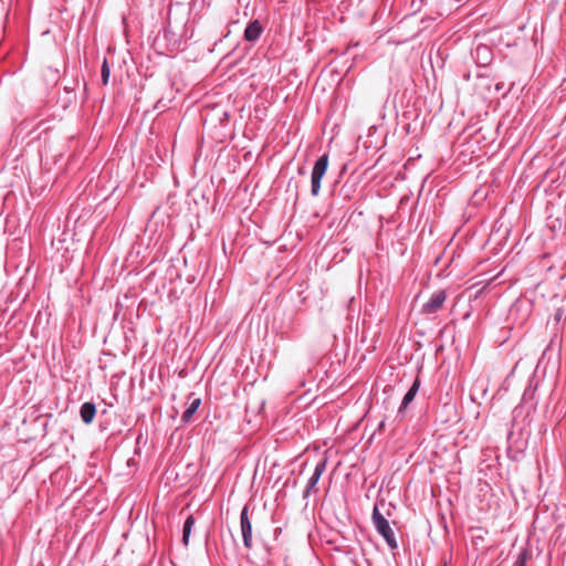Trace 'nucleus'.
<instances>
[{
  "label": "nucleus",
  "mask_w": 566,
  "mask_h": 566,
  "mask_svg": "<svg viewBox=\"0 0 566 566\" xmlns=\"http://www.w3.org/2000/svg\"><path fill=\"white\" fill-rule=\"evenodd\" d=\"M531 431L528 429H511L507 433V457L510 460L520 462L525 457V451L528 446V437Z\"/></svg>",
  "instance_id": "1"
},
{
  "label": "nucleus",
  "mask_w": 566,
  "mask_h": 566,
  "mask_svg": "<svg viewBox=\"0 0 566 566\" xmlns=\"http://www.w3.org/2000/svg\"><path fill=\"white\" fill-rule=\"evenodd\" d=\"M371 521L375 530L385 539L387 546L392 551L397 549L398 542L396 539L395 532L392 531L389 521L380 512L378 504L374 505Z\"/></svg>",
  "instance_id": "2"
},
{
  "label": "nucleus",
  "mask_w": 566,
  "mask_h": 566,
  "mask_svg": "<svg viewBox=\"0 0 566 566\" xmlns=\"http://www.w3.org/2000/svg\"><path fill=\"white\" fill-rule=\"evenodd\" d=\"M329 164V155L324 153L314 163L311 174V195L317 197L322 186V179L325 176Z\"/></svg>",
  "instance_id": "3"
},
{
  "label": "nucleus",
  "mask_w": 566,
  "mask_h": 566,
  "mask_svg": "<svg viewBox=\"0 0 566 566\" xmlns=\"http://www.w3.org/2000/svg\"><path fill=\"white\" fill-rule=\"evenodd\" d=\"M240 528L243 546L247 549L252 548V523L249 517V504H245L240 513Z\"/></svg>",
  "instance_id": "4"
},
{
  "label": "nucleus",
  "mask_w": 566,
  "mask_h": 566,
  "mask_svg": "<svg viewBox=\"0 0 566 566\" xmlns=\"http://www.w3.org/2000/svg\"><path fill=\"white\" fill-rule=\"evenodd\" d=\"M326 463H327V459L326 458L319 460L316 463L314 472L311 475V478L308 479L307 485H306L305 490L303 491V497L304 499L310 497V495L312 493H316L318 491L317 484H318V481H319L322 474L324 473V471L326 469Z\"/></svg>",
  "instance_id": "5"
},
{
  "label": "nucleus",
  "mask_w": 566,
  "mask_h": 566,
  "mask_svg": "<svg viewBox=\"0 0 566 566\" xmlns=\"http://www.w3.org/2000/svg\"><path fill=\"white\" fill-rule=\"evenodd\" d=\"M538 388V382L535 381L534 376L530 379L528 386L525 388L521 403L527 407V413H532L536 410L538 399L536 397V391Z\"/></svg>",
  "instance_id": "6"
},
{
  "label": "nucleus",
  "mask_w": 566,
  "mask_h": 566,
  "mask_svg": "<svg viewBox=\"0 0 566 566\" xmlns=\"http://www.w3.org/2000/svg\"><path fill=\"white\" fill-rule=\"evenodd\" d=\"M447 300V293L444 290H438L431 294L430 298L422 305L421 314L432 315L440 310Z\"/></svg>",
  "instance_id": "7"
},
{
  "label": "nucleus",
  "mask_w": 566,
  "mask_h": 566,
  "mask_svg": "<svg viewBox=\"0 0 566 566\" xmlns=\"http://www.w3.org/2000/svg\"><path fill=\"white\" fill-rule=\"evenodd\" d=\"M471 55L479 67L490 65L494 57L492 48L483 43H479Z\"/></svg>",
  "instance_id": "8"
},
{
  "label": "nucleus",
  "mask_w": 566,
  "mask_h": 566,
  "mask_svg": "<svg viewBox=\"0 0 566 566\" xmlns=\"http://www.w3.org/2000/svg\"><path fill=\"white\" fill-rule=\"evenodd\" d=\"M420 379L419 377H416V379L413 380L412 385L409 387V389L407 390V392L405 394L402 400H401V403L398 408V411H397V415H396V419L398 421H401L403 420L405 418V415H406V409L407 407L415 400L417 394H418V390L420 388Z\"/></svg>",
  "instance_id": "9"
},
{
  "label": "nucleus",
  "mask_w": 566,
  "mask_h": 566,
  "mask_svg": "<svg viewBox=\"0 0 566 566\" xmlns=\"http://www.w3.org/2000/svg\"><path fill=\"white\" fill-rule=\"evenodd\" d=\"M531 415L527 413V407L520 402L512 411V428L523 427V429H527L532 422Z\"/></svg>",
  "instance_id": "10"
},
{
  "label": "nucleus",
  "mask_w": 566,
  "mask_h": 566,
  "mask_svg": "<svg viewBox=\"0 0 566 566\" xmlns=\"http://www.w3.org/2000/svg\"><path fill=\"white\" fill-rule=\"evenodd\" d=\"M264 32V27L260 20H250L243 31V39L247 42L255 43Z\"/></svg>",
  "instance_id": "11"
},
{
  "label": "nucleus",
  "mask_w": 566,
  "mask_h": 566,
  "mask_svg": "<svg viewBox=\"0 0 566 566\" xmlns=\"http://www.w3.org/2000/svg\"><path fill=\"white\" fill-rule=\"evenodd\" d=\"M96 416V405L85 401L80 407V417L85 424H91Z\"/></svg>",
  "instance_id": "12"
},
{
  "label": "nucleus",
  "mask_w": 566,
  "mask_h": 566,
  "mask_svg": "<svg viewBox=\"0 0 566 566\" xmlns=\"http://www.w3.org/2000/svg\"><path fill=\"white\" fill-rule=\"evenodd\" d=\"M195 522H196L195 516L192 514H188V516L186 517V520L184 522L181 542L185 546H188V544H189V538H190Z\"/></svg>",
  "instance_id": "13"
},
{
  "label": "nucleus",
  "mask_w": 566,
  "mask_h": 566,
  "mask_svg": "<svg viewBox=\"0 0 566 566\" xmlns=\"http://www.w3.org/2000/svg\"><path fill=\"white\" fill-rule=\"evenodd\" d=\"M200 405H201V399L193 398L192 401L186 408V410L182 412L181 421L184 423H188L191 420V418L193 417V415L197 412V410L199 409Z\"/></svg>",
  "instance_id": "14"
},
{
  "label": "nucleus",
  "mask_w": 566,
  "mask_h": 566,
  "mask_svg": "<svg viewBox=\"0 0 566 566\" xmlns=\"http://www.w3.org/2000/svg\"><path fill=\"white\" fill-rule=\"evenodd\" d=\"M532 557L533 555L528 547H523L516 555V558L512 566H528V560H531Z\"/></svg>",
  "instance_id": "15"
},
{
  "label": "nucleus",
  "mask_w": 566,
  "mask_h": 566,
  "mask_svg": "<svg viewBox=\"0 0 566 566\" xmlns=\"http://www.w3.org/2000/svg\"><path fill=\"white\" fill-rule=\"evenodd\" d=\"M111 76V67L108 64L107 59H104L102 66H101V77L103 85H107Z\"/></svg>",
  "instance_id": "16"
},
{
  "label": "nucleus",
  "mask_w": 566,
  "mask_h": 566,
  "mask_svg": "<svg viewBox=\"0 0 566 566\" xmlns=\"http://www.w3.org/2000/svg\"><path fill=\"white\" fill-rule=\"evenodd\" d=\"M25 427H27V421H25V419H23L22 427L18 428V433L20 434L21 440L29 441L32 439V437L27 433Z\"/></svg>",
  "instance_id": "17"
},
{
  "label": "nucleus",
  "mask_w": 566,
  "mask_h": 566,
  "mask_svg": "<svg viewBox=\"0 0 566 566\" xmlns=\"http://www.w3.org/2000/svg\"><path fill=\"white\" fill-rule=\"evenodd\" d=\"M422 2H423V0H412L411 1L410 7L413 10V12H417L421 9Z\"/></svg>",
  "instance_id": "18"
},
{
  "label": "nucleus",
  "mask_w": 566,
  "mask_h": 566,
  "mask_svg": "<svg viewBox=\"0 0 566 566\" xmlns=\"http://www.w3.org/2000/svg\"><path fill=\"white\" fill-rule=\"evenodd\" d=\"M504 82L503 81H499L496 84H495V91L496 92H501L504 90Z\"/></svg>",
  "instance_id": "19"
},
{
  "label": "nucleus",
  "mask_w": 566,
  "mask_h": 566,
  "mask_svg": "<svg viewBox=\"0 0 566 566\" xmlns=\"http://www.w3.org/2000/svg\"><path fill=\"white\" fill-rule=\"evenodd\" d=\"M562 316H563V311L562 310H558L554 316L555 321L556 322H559L562 319Z\"/></svg>",
  "instance_id": "20"
},
{
  "label": "nucleus",
  "mask_w": 566,
  "mask_h": 566,
  "mask_svg": "<svg viewBox=\"0 0 566 566\" xmlns=\"http://www.w3.org/2000/svg\"><path fill=\"white\" fill-rule=\"evenodd\" d=\"M515 83L511 82L509 88L503 93V96H506L514 87Z\"/></svg>",
  "instance_id": "21"
},
{
  "label": "nucleus",
  "mask_w": 566,
  "mask_h": 566,
  "mask_svg": "<svg viewBox=\"0 0 566 566\" xmlns=\"http://www.w3.org/2000/svg\"><path fill=\"white\" fill-rule=\"evenodd\" d=\"M384 426H385V420H381V421H380V423H379V426H378V428L380 429V428H382Z\"/></svg>",
  "instance_id": "22"
},
{
  "label": "nucleus",
  "mask_w": 566,
  "mask_h": 566,
  "mask_svg": "<svg viewBox=\"0 0 566 566\" xmlns=\"http://www.w3.org/2000/svg\"><path fill=\"white\" fill-rule=\"evenodd\" d=\"M43 125V122L38 123L36 129H40Z\"/></svg>",
  "instance_id": "23"
},
{
  "label": "nucleus",
  "mask_w": 566,
  "mask_h": 566,
  "mask_svg": "<svg viewBox=\"0 0 566 566\" xmlns=\"http://www.w3.org/2000/svg\"><path fill=\"white\" fill-rule=\"evenodd\" d=\"M298 172H300L301 175L305 174V171H304L303 169H300V170H298Z\"/></svg>",
  "instance_id": "24"
}]
</instances>
